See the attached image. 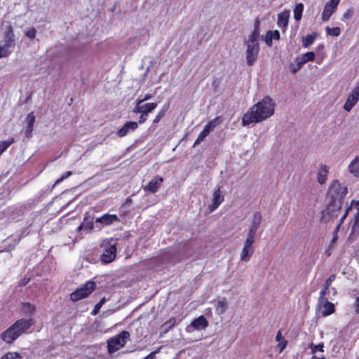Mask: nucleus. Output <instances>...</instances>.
<instances>
[{"instance_id": "1", "label": "nucleus", "mask_w": 359, "mask_h": 359, "mask_svg": "<svg viewBox=\"0 0 359 359\" xmlns=\"http://www.w3.org/2000/svg\"><path fill=\"white\" fill-rule=\"evenodd\" d=\"M274 110L275 103L273 100L268 96L264 97L244 114L242 126H246L265 121L273 114Z\"/></svg>"}, {"instance_id": "2", "label": "nucleus", "mask_w": 359, "mask_h": 359, "mask_svg": "<svg viewBox=\"0 0 359 359\" xmlns=\"http://www.w3.org/2000/svg\"><path fill=\"white\" fill-rule=\"evenodd\" d=\"M33 323L32 318H21L17 320L1 334V339L7 344L13 343L21 334L25 333L33 325Z\"/></svg>"}, {"instance_id": "3", "label": "nucleus", "mask_w": 359, "mask_h": 359, "mask_svg": "<svg viewBox=\"0 0 359 359\" xmlns=\"http://www.w3.org/2000/svg\"><path fill=\"white\" fill-rule=\"evenodd\" d=\"M259 30L258 27H256L245 41L246 62L249 66L253 65L257 59L259 51Z\"/></svg>"}, {"instance_id": "4", "label": "nucleus", "mask_w": 359, "mask_h": 359, "mask_svg": "<svg viewBox=\"0 0 359 359\" xmlns=\"http://www.w3.org/2000/svg\"><path fill=\"white\" fill-rule=\"evenodd\" d=\"M348 193L347 187L339 181L332 182L328 190V197L330 198L334 207L341 208L343 200Z\"/></svg>"}, {"instance_id": "5", "label": "nucleus", "mask_w": 359, "mask_h": 359, "mask_svg": "<svg viewBox=\"0 0 359 359\" xmlns=\"http://www.w3.org/2000/svg\"><path fill=\"white\" fill-rule=\"evenodd\" d=\"M130 333L123 331L118 335L109 339L107 341V348L109 353H114L123 347L130 338Z\"/></svg>"}, {"instance_id": "6", "label": "nucleus", "mask_w": 359, "mask_h": 359, "mask_svg": "<svg viewBox=\"0 0 359 359\" xmlns=\"http://www.w3.org/2000/svg\"><path fill=\"white\" fill-rule=\"evenodd\" d=\"M95 282L89 281L73 292L70 294V298L72 301H79L90 294L95 290Z\"/></svg>"}, {"instance_id": "7", "label": "nucleus", "mask_w": 359, "mask_h": 359, "mask_svg": "<svg viewBox=\"0 0 359 359\" xmlns=\"http://www.w3.org/2000/svg\"><path fill=\"white\" fill-rule=\"evenodd\" d=\"M316 310L318 315L325 317L332 314L335 311V306L333 303L327 300L326 296L321 298L320 295H319Z\"/></svg>"}, {"instance_id": "8", "label": "nucleus", "mask_w": 359, "mask_h": 359, "mask_svg": "<svg viewBox=\"0 0 359 359\" xmlns=\"http://www.w3.org/2000/svg\"><path fill=\"white\" fill-rule=\"evenodd\" d=\"M208 326V321L203 316H200L195 320H194L189 325L185 328V330L188 333H193L195 331H202L205 330Z\"/></svg>"}, {"instance_id": "9", "label": "nucleus", "mask_w": 359, "mask_h": 359, "mask_svg": "<svg viewBox=\"0 0 359 359\" xmlns=\"http://www.w3.org/2000/svg\"><path fill=\"white\" fill-rule=\"evenodd\" d=\"M359 100V81L356 83V86L352 90L349 94L344 105V109L350 111Z\"/></svg>"}, {"instance_id": "10", "label": "nucleus", "mask_w": 359, "mask_h": 359, "mask_svg": "<svg viewBox=\"0 0 359 359\" xmlns=\"http://www.w3.org/2000/svg\"><path fill=\"white\" fill-rule=\"evenodd\" d=\"M157 105L158 104L156 102L144 103L137 102L136 105L133 109V112L135 114H146L148 115L157 107Z\"/></svg>"}, {"instance_id": "11", "label": "nucleus", "mask_w": 359, "mask_h": 359, "mask_svg": "<svg viewBox=\"0 0 359 359\" xmlns=\"http://www.w3.org/2000/svg\"><path fill=\"white\" fill-rule=\"evenodd\" d=\"M224 196L222 194V191L219 187L215 189L212 194V198L211 203L208 205V209L210 212H213L216 210L220 204L224 201Z\"/></svg>"}, {"instance_id": "12", "label": "nucleus", "mask_w": 359, "mask_h": 359, "mask_svg": "<svg viewBox=\"0 0 359 359\" xmlns=\"http://www.w3.org/2000/svg\"><path fill=\"white\" fill-rule=\"evenodd\" d=\"M163 182L162 177L156 175L154 177L151 181L144 187L145 191H149L151 194H154L158 191V189L161 186Z\"/></svg>"}, {"instance_id": "13", "label": "nucleus", "mask_w": 359, "mask_h": 359, "mask_svg": "<svg viewBox=\"0 0 359 359\" xmlns=\"http://www.w3.org/2000/svg\"><path fill=\"white\" fill-rule=\"evenodd\" d=\"M339 4L330 0L328 1L324 7L323 11L322 13V20L323 21H328L330 18L331 15L336 11L337 6Z\"/></svg>"}, {"instance_id": "14", "label": "nucleus", "mask_w": 359, "mask_h": 359, "mask_svg": "<svg viewBox=\"0 0 359 359\" xmlns=\"http://www.w3.org/2000/svg\"><path fill=\"white\" fill-rule=\"evenodd\" d=\"M138 127V123L135 121H127L123 126L117 131V135L120 137L126 136L130 132L135 131Z\"/></svg>"}, {"instance_id": "15", "label": "nucleus", "mask_w": 359, "mask_h": 359, "mask_svg": "<svg viewBox=\"0 0 359 359\" xmlns=\"http://www.w3.org/2000/svg\"><path fill=\"white\" fill-rule=\"evenodd\" d=\"M116 255V246L114 244L107 247L102 255V260L104 263H110L114 260Z\"/></svg>"}, {"instance_id": "16", "label": "nucleus", "mask_w": 359, "mask_h": 359, "mask_svg": "<svg viewBox=\"0 0 359 359\" xmlns=\"http://www.w3.org/2000/svg\"><path fill=\"white\" fill-rule=\"evenodd\" d=\"M4 43L9 45L11 47L14 48L15 46V38L12 26L8 25L6 27L4 33Z\"/></svg>"}, {"instance_id": "17", "label": "nucleus", "mask_w": 359, "mask_h": 359, "mask_svg": "<svg viewBox=\"0 0 359 359\" xmlns=\"http://www.w3.org/2000/svg\"><path fill=\"white\" fill-rule=\"evenodd\" d=\"M118 221V218L116 215H109L105 214L102 217H97L95 219V222L97 223H100L103 226H108L114 224Z\"/></svg>"}, {"instance_id": "18", "label": "nucleus", "mask_w": 359, "mask_h": 359, "mask_svg": "<svg viewBox=\"0 0 359 359\" xmlns=\"http://www.w3.org/2000/svg\"><path fill=\"white\" fill-rule=\"evenodd\" d=\"M348 172L355 177H359V156H355L348 165Z\"/></svg>"}, {"instance_id": "19", "label": "nucleus", "mask_w": 359, "mask_h": 359, "mask_svg": "<svg viewBox=\"0 0 359 359\" xmlns=\"http://www.w3.org/2000/svg\"><path fill=\"white\" fill-rule=\"evenodd\" d=\"M35 122V116L33 112L29 113L26 118L27 126L25 128V135L29 138L32 136L34 124Z\"/></svg>"}, {"instance_id": "20", "label": "nucleus", "mask_w": 359, "mask_h": 359, "mask_svg": "<svg viewBox=\"0 0 359 359\" xmlns=\"http://www.w3.org/2000/svg\"><path fill=\"white\" fill-rule=\"evenodd\" d=\"M280 32L278 30L268 31L266 34L264 41L269 47L272 46L273 39L279 40Z\"/></svg>"}, {"instance_id": "21", "label": "nucleus", "mask_w": 359, "mask_h": 359, "mask_svg": "<svg viewBox=\"0 0 359 359\" xmlns=\"http://www.w3.org/2000/svg\"><path fill=\"white\" fill-rule=\"evenodd\" d=\"M221 118L219 116L215 117L212 120L210 121L204 127V130H205L208 133H210L211 131L214 130V129L221 123Z\"/></svg>"}, {"instance_id": "22", "label": "nucleus", "mask_w": 359, "mask_h": 359, "mask_svg": "<svg viewBox=\"0 0 359 359\" xmlns=\"http://www.w3.org/2000/svg\"><path fill=\"white\" fill-rule=\"evenodd\" d=\"M336 276L334 274L331 275L325 281L322 290L320 292L319 295L320 297H325L327 294V290L332 283L335 280Z\"/></svg>"}, {"instance_id": "23", "label": "nucleus", "mask_w": 359, "mask_h": 359, "mask_svg": "<svg viewBox=\"0 0 359 359\" xmlns=\"http://www.w3.org/2000/svg\"><path fill=\"white\" fill-rule=\"evenodd\" d=\"M255 250H251L243 247L241 252V260L245 262H248L250 260L252 255L254 253Z\"/></svg>"}, {"instance_id": "24", "label": "nucleus", "mask_w": 359, "mask_h": 359, "mask_svg": "<svg viewBox=\"0 0 359 359\" xmlns=\"http://www.w3.org/2000/svg\"><path fill=\"white\" fill-rule=\"evenodd\" d=\"M21 311L25 315H32L35 311V306L29 302L22 303L21 305Z\"/></svg>"}, {"instance_id": "25", "label": "nucleus", "mask_w": 359, "mask_h": 359, "mask_svg": "<svg viewBox=\"0 0 359 359\" xmlns=\"http://www.w3.org/2000/svg\"><path fill=\"white\" fill-rule=\"evenodd\" d=\"M12 48L8 44L4 43L3 44L0 43V58L8 57L12 53Z\"/></svg>"}, {"instance_id": "26", "label": "nucleus", "mask_w": 359, "mask_h": 359, "mask_svg": "<svg viewBox=\"0 0 359 359\" xmlns=\"http://www.w3.org/2000/svg\"><path fill=\"white\" fill-rule=\"evenodd\" d=\"M276 340L279 342L278 344V348H279L280 349L279 352L281 353L286 347L287 341L283 337L280 331H278L277 332V334L276 336Z\"/></svg>"}, {"instance_id": "27", "label": "nucleus", "mask_w": 359, "mask_h": 359, "mask_svg": "<svg viewBox=\"0 0 359 359\" xmlns=\"http://www.w3.org/2000/svg\"><path fill=\"white\" fill-rule=\"evenodd\" d=\"M262 219V216L260 212H256L253 215L252 222L250 224L251 227L259 229Z\"/></svg>"}, {"instance_id": "28", "label": "nucleus", "mask_w": 359, "mask_h": 359, "mask_svg": "<svg viewBox=\"0 0 359 359\" xmlns=\"http://www.w3.org/2000/svg\"><path fill=\"white\" fill-rule=\"evenodd\" d=\"M288 13H281L278 15V25L279 27H287L288 23Z\"/></svg>"}, {"instance_id": "29", "label": "nucleus", "mask_w": 359, "mask_h": 359, "mask_svg": "<svg viewBox=\"0 0 359 359\" xmlns=\"http://www.w3.org/2000/svg\"><path fill=\"white\" fill-rule=\"evenodd\" d=\"M227 308V302L225 299H222L217 302L216 304V311L218 314H223Z\"/></svg>"}, {"instance_id": "30", "label": "nucleus", "mask_w": 359, "mask_h": 359, "mask_svg": "<svg viewBox=\"0 0 359 359\" xmlns=\"http://www.w3.org/2000/svg\"><path fill=\"white\" fill-rule=\"evenodd\" d=\"M304 11V5L302 3L297 4L294 8V18L297 21L302 18V12Z\"/></svg>"}, {"instance_id": "31", "label": "nucleus", "mask_w": 359, "mask_h": 359, "mask_svg": "<svg viewBox=\"0 0 359 359\" xmlns=\"http://www.w3.org/2000/svg\"><path fill=\"white\" fill-rule=\"evenodd\" d=\"M353 206H355L357 208V212L355 215V221L353 225V229L359 226V201H352L350 207L351 208H352Z\"/></svg>"}, {"instance_id": "32", "label": "nucleus", "mask_w": 359, "mask_h": 359, "mask_svg": "<svg viewBox=\"0 0 359 359\" xmlns=\"http://www.w3.org/2000/svg\"><path fill=\"white\" fill-rule=\"evenodd\" d=\"M315 59V53L313 52H307L302 55L299 62L304 65L308 62L313 61Z\"/></svg>"}, {"instance_id": "33", "label": "nucleus", "mask_w": 359, "mask_h": 359, "mask_svg": "<svg viewBox=\"0 0 359 359\" xmlns=\"http://www.w3.org/2000/svg\"><path fill=\"white\" fill-rule=\"evenodd\" d=\"M168 109V105L164 106L156 114V117L153 121V124H157L165 116V114Z\"/></svg>"}, {"instance_id": "34", "label": "nucleus", "mask_w": 359, "mask_h": 359, "mask_svg": "<svg viewBox=\"0 0 359 359\" xmlns=\"http://www.w3.org/2000/svg\"><path fill=\"white\" fill-rule=\"evenodd\" d=\"M13 142H14V139L13 138H10V139H8L7 140L0 142V156Z\"/></svg>"}, {"instance_id": "35", "label": "nucleus", "mask_w": 359, "mask_h": 359, "mask_svg": "<svg viewBox=\"0 0 359 359\" xmlns=\"http://www.w3.org/2000/svg\"><path fill=\"white\" fill-rule=\"evenodd\" d=\"M315 36L313 35H307L302 38V44L305 48L309 47L311 44L313 43L315 41Z\"/></svg>"}, {"instance_id": "36", "label": "nucleus", "mask_w": 359, "mask_h": 359, "mask_svg": "<svg viewBox=\"0 0 359 359\" xmlns=\"http://www.w3.org/2000/svg\"><path fill=\"white\" fill-rule=\"evenodd\" d=\"M0 359H22V358L17 352H8L4 354Z\"/></svg>"}, {"instance_id": "37", "label": "nucleus", "mask_w": 359, "mask_h": 359, "mask_svg": "<svg viewBox=\"0 0 359 359\" xmlns=\"http://www.w3.org/2000/svg\"><path fill=\"white\" fill-rule=\"evenodd\" d=\"M325 29H326V32L327 34L334 36H337L341 33V29L338 27H332V28L327 27Z\"/></svg>"}, {"instance_id": "38", "label": "nucleus", "mask_w": 359, "mask_h": 359, "mask_svg": "<svg viewBox=\"0 0 359 359\" xmlns=\"http://www.w3.org/2000/svg\"><path fill=\"white\" fill-rule=\"evenodd\" d=\"M36 32L37 31L34 27H29L25 31V35L27 38L33 39L36 37Z\"/></svg>"}, {"instance_id": "39", "label": "nucleus", "mask_w": 359, "mask_h": 359, "mask_svg": "<svg viewBox=\"0 0 359 359\" xmlns=\"http://www.w3.org/2000/svg\"><path fill=\"white\" fill-rule=\"evenodd\" d=\"M258 229L250 226L246 238L256 241V236Z\"/></svg>"}, {"instance_id": "40", "label": "nucleus", "mask_w": 359, "mask_h": 359, "mask_svg": "<svg viewBox=\"0 0 359 359\" xmlns=\"http://www.w3.org/2000/svg\"><path fill=\"white\" fill-rule=\"evenodd\" d=\"M208 135L209 133H208V132L203 129L199 134L198 138L194 142V146L200 144V142H201Z\"/></svg>"}, {"instance_id": "41", "label": "nucleus", "mask_w": 359, "mask_h": 359, "mask_svg": "<svg viewBox=\"0 0 359 359\" xmlns=\"http://www.w3.org/2000/svg\"><path fill=\"white\" fill-rule=\"evenodd\" d=\"M72 172L71 171H67V172H65V173H63L61 177L60 178H58L54 185H57L58 184H60V182H62L63 180H65V179L68 178L69 177H70L72 175Z\"/></svg>"}, {"instance_id": "42", "label": "nucleus", "mask_w": 359, "mask_h": 359, "mask_svg": "<svg viewBox=\"0 0 359 359\" xmlns=\"http://www.w3.org/2000/svg\"><path fill=\"white\" fill-rule=\"evenodd\" d=\"M255 243V240L246 238V239L244 242V244H243V247L250 248L251 250H255V248H254Z\"/></svg>"}, {"instance_id": "43", "label": "nucleus", "mask_w": 359, "mask_h": 359, "mask_svg": "<svg viewBox=\"0 0 359 359\" xmlns=\"http://www.w3.org/2000/svg\"><path fill=\"white\" fill-rule=\"evenodd\" d=\"M325 173H326L325 170H320L318 172V182L320 184H323L325 182V180H326V174Z\"/></svg>"}, {"instance_id": "44", "label": "nucleus", "mask_w": 359, "mask_h": 359, "mask_svg": "<svg viewBox=\"0 0 359 359\" xmlns=\"http://www.w3.org/2000/svg\"><path fill=\"white\" fill-rule=\"evenodd\" d=\"M176 324V320L175 318H170L168 320H167L163 326L168 327V329H170L173 327Z\"/></svg>"}, {"instance_id": "45", "label": "nucleus", "mask_w": 359, "mask_h": 359, "mask_svg": "<svg viewBox=\"0 0 359 359\" xmlns=\"http://www.w3.org/2000/svg\"><path fill=\"white\" fill-rule=\"evenodd\" d=\"M106 299L104 297L102 298L100 301L95 305L93 313L94 314L97 313V311L100 309L102 305L105 303Z\"/></svg>"}, {"instance_id": "46", "label": "nucleus", "mask_w": 359, "mask_h": 359, "mask_svg": "<svg viewBox=\"0 0 359 359\" xmlns=\"http://www.w3.org/2000/svg\"><path fill=\"white\" fill-rule=\"evenodd\" d=\"M161 348H158L157 350L150 353L148 355L144 357L143 359H155V355L160 352Z\"/></svg>"}, {"instance_id": "47", "label": "nucleus", "mask_w": 359, "mask_h": 359, "mask_svg": "<svg viewBox=\"0 0 359 359\" xmlns=\"http://www.w3.org/2000/svg\"><path fill=\"white\" fill-rule=\"evenodd\" d=\"M311 349H312V351L314 353L317 352V351L323 352V344H320L316 345V346L312 345Z\"/></svg>"}, {"instance_id": "48", "label": "nucleus", "mask_w": 359, "mask_h": 359, "mask_svg": "<svg viewBox=\"0 0 359 359\" xmlns=\"http://www.w3.org/2000/svg\"><path fill=\"white\" fill-rule=\"evenodd\" d=\"M353 14V8L348 9L343 15V18L345 19H349L352 17Z\"/></svg>"}, {"instance_id": "49", "label": "nucleus", "mask_w": 359, "mask_h": 359, "mask_svg": "<svg viewBox=\"0 0 359 359\" xmlns=\"http://www.w3.org/2000/svg\"><path fill=\"white\" fill-rule=\"evenodd\" d=\"M351 209V207H349V208H348L346 209V210L345 213L344 214V215H343V216L341 217V220H340L339 224L337 226L336 231H337V230L339 229V227H340V226H341V223L344 222V219L346 217V216H347V215H348V211H349Z\"/></svg>"}, {"instance_id": "50", "label": "nucleus", "mask_w": 359, "mask_h": 359, "mask_svg": "<svg viewBox=\"0 0 359 359\" xmlns=\"http://www.w3.org/2000/svg\"><path fill=\"white\" fill-rule=\"evenodd\" d=\"M153 97V95L152 94H150V93H147L144 97L141 100H138L137 102H144L145 101L147 100H149L150 99H151Z\"/></svg>"}, {"instance_id": "51", "label": "nucleus", "mask_w": 359, "mask_h": 359, "mask_svg": "<svg viewBox=\"0 0 359 359\" xmlns=\"http://www.w3.org/2000/svg\"><path fill=\"white\" fill-rule=\"evenodd\" d=\"M140 116L139 117V123H144L147 120V114H140Z\"/></svg>"}, {"instance_id": "52", "label": "nucleus", "mask_w": 359, "mask_h": 359, "mask_svg": "<svg viewBox=\"0 0 359 359\" xmlns=\"http://www.w3.org/2000/svg\"><path fill=\"white\" fill-rule=\"evenodd\" d=\"M355 312L359 314V296L356 298L354 302Z\"/></svg>"}, {"instance_id": "53", "label": "nucleus", "mask_w": 359, "mask_h": 359, "mask_svg": "<svg viewBox=\"0 0 359 359\" xmlns=\"http://www.w3.org/2000/svg\"><path fill=\"white\" fill-rule=\"evenodd\" d=\"M302 66V64L299 61L295 67H291V71L293 73H295L297 70H299L301 67Z\"/></svg>"}, {"instance_id": "54", "label": "nucleus", "mask_w": 359, "mask_h": 359, "mask_svg": "<svg viewBox=\"0 0 359 359\" xmlns=\"http://www.w3.org/2000/svg\"><path fill=\"white\" fill-rule=\"evenodd\" d=\"M88 228V226H84L83 224H81L79 226V230H82V229H87Z\"/></svg>"}, {"instance_id": "55", "label": "nucleus", "mask_w": 359, "mask_h": 359, "mask_svg": "<svg viewBox=\"0 0 359 359\" xmlns=\"http://www.w3.org/2000/svg\"><path fill=\"white\" fill-rule=\"evenodd\" d=\"M330 290L332 291L334 295L337 294V290L334 287H332Z\"/></svg>"}, {"instance_id": "56", "label": "nucleus", "mask_w": 359, "mask_h": 359, "mask_svg": "<svg viewBox=\"0 0 359 359\" xmlns=\"http://www.w3.org/2000/svg\"><path fill=\"white\" fill-rule=\"evenodd\" d=\"M29 280V279H27V280H23V281L22 282V283H21V284H22V285H25V284H27V283H28Z\"/></svg>"}, {"instance_id": "57", "label": "nucleus", "mask_w": 359, "mask_h": 359, "mask_svg": "<svg viewBox=\"0 0 359 359\" xmlns=\"http://www.w3.org/2000/svg\"><path fill=\"white\" fill-rule=\"evenodd\" d=\"M336 240H337V236H334V237L332 238V243H335Z\"/></svg>"}, {"instance_id": "58", "label": "nucleus", "mask_w": 359, "mask_h": 359, "mask_svg": "<svg viewBox=\"0 0 359 359\" xmlns=\"http://www.w3.org/2000/svg\"><path fill=\"white\" fill-rule=\"evenodd\" d=\"M312 359H324L323 358H318L317 356H313Z\"/></svg>"}, {"instance_id": "59", "label": "nucleus", "mask_w": 359, "mask_h": 359, "mask_svg": "<svg viewBox=\"0 0 359 359\" xmlns=\"http://www.w3.org/2000/svg\"><path fill=\"white\" fill-rule=\"evenodd\" d=\"M89 229H93V224H90V226H89Z\"/></svg>"}]
</instances>
